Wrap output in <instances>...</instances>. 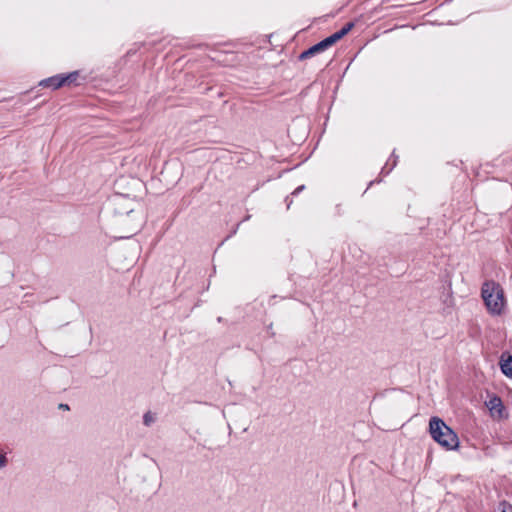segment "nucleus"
I'll list each match as a JSON object with an SVG mask.
<instances>
[{"mask_svg":"<svg viewBox=\"0 0 512 512\" xmlns=\"http://www.w3.org/2000/svg\"><path fill=\"white\" fill-rule=\"evenodd\" d=\"M337 41L338 40H337L336 36H334V34H332L331 36L325 38L324 40L320 41L319 43L323 47V50H326L327 48H329L330 46L335 44Z\"/></svg>","mask_w":512,"mask_h":512,"instance_id":"10","label":"nucleus"},{"mask_svg":"<svg viewBox=\"0 0 512 512\" xmlns=\"http://www.w3.org/2000/svg\"><path fill=\"white\" fill-rule=\"evenodd\" d=\"M501 372L511 378L512 377V355L502 353L499 361Z\"/></svg>","mask_w":512,"mask_h":512,"instance_id":"5","label":"nucleus"},{"mask_svg":"<svg viewBox=\"0 0 512 512\" xmlns=\"http://www.w3.org/2000/svg\"><path fill=\"white\" fill-rule=\"evenodd\" d=\"M481 297L492 316H501L506 309L507 301L501 285L495 281H486L481 288Z\"/></svg>","mask_w":512,"mask_h":512,"instance_id":"1","label":"nucleus"},{"mask_svg":"<svg viewBox=\"0 0 512 512\" xmlns=\"http://www.w3.org/2000/svg\"><path fill=\"white\" fill-rule=\"evenodd\" d=\"M78 78V72L74 71L67 75H55L40 82L41 86L53 89L60 88L64 85L74 83Z\"/></svg>","mask_w":512,"mask_h":512,"instance_id":"3","label":"nucleus"},{"mask_svg":"<svg viewBox=\"0 0 512 512\" xmlns=\"http://www.w3.org/2000/svg\"><path fill=\"white\" fill-rule=\"evenodd\" d=\"M303 188V186L297 188L295 191H294V194L298 193L301 189Z\"/></svg>","mask_w":512,"mask_h":512,"instance_id":"14","label":"nucleus"},{"mask_svg":"<svg viewBox=\"0 0 512 512\" xmlns=\"http://www.w3.org/2000/svg\"><path fill=\"white\" fill-rule=\"evenodd\" d=\"M501 506H502V508H501L500 512H512V505L504 502L501 504Z\"/></svg>","mask_w":512,"mask_h":512,"instance_id":"13","label":"nucleus"},{"mask_svg":"<svg viewBox=\"0 0 512 512\" xmlns=\"http://www.w3.org/2000/svg\"><path fill=\"white\" fill-rule=\"evenodd\" d=\"M155 421V416L150 413V412H147L144 414L143 416V423L146 425V426H150L152 423H154Z\"/></svg>","mask_w":512,"mask_h":512,"instance_id":"11","label":"nucleus"},{"mask_svg":"<svg viewBox=\"0 0 512 512\" xmlns=\"http://www.w3.org/2000/svg\"><path fill=\"white\" fill-rule=\"evenodd\" d=\"M337 41L338 40H337L336 36H334V34H332L331 36L325 38L324 40L320 41L319 43L323 47V50H326L327 48H329L330 46L335 44Z\"/></svg>","mask_w":512,"mask_h":512,"instance_id":"8","label":"nucleus"},{"mask_svg":"<svg viewBox=\"0 0 512 512\" xmlns=\"http://www.w3.org/2000/svg\"><path fill=\"white\" fill-rule=\"evenodd\" d=\"M354 24L352 22L346 23L339 31L334 33L337 40L339 41L342 37H344L352 28Z\"/></svg>","mask_w":512,"mask_h":512,"instance_id":"7","label":"nucleus"},{"mask_svg":"<svg viewBox=\"0 0 512 512\" xmlns=\"http://www.w3.org/2000/svg\"><path fill=\"white\" fill-rule=\"evenodd\" d=\"M322 51H324L323 47L321 46L320 43H317V44L313 45L312 47H310L309 49L302 52L299 56V59L300 60L307 59V58H309L317 53H320Z\"/></svg>","mask_w":512,"mask_h":512,"instance_id":"6","label":"nucleus"},{"mask_svg":"<svg viewBox=\"0 0 512 512\" xmlns=\"http://www.w3.org/2000/svg\"><path fill=\"white\" fill-rule=\"evenodd\" d=\"M337 41L338 40H337L336 36H334V34H332L331 36L325 38L324 40L320 41L319 43L323 47V50H326L327 48H329L330 46L335 44Z\"/></svg>","mask_w":512,"mask_h":512,"instance_id":"9","label":"nucleus"},{"mask_svg":"<svg viewBox=\"0 0 512 512\" xmlns=\"http://www.w3.org/2000/svg\"><path fill=\"white\" fill-rule=\"evenodd\" d=\"M429 432L434 441L446 450H456L459 447L457 434L438 418L432 417L429 421Z\"/></svg>","mask_w":512,"mask_h":512,"instance_id":"2","label":"nucleus"},{"mask_svg":"<svg viewBox=\"0 0 512 512\" xmlns=\"http://www.w3.org/2000/svg\"><path fill=\"white\" fill-rule=\"evenodd\" d=\"M8 464L7 454L3 451H0V469H3Z\"/></svg>","mask_w":512,"mask_h":512,"instance_id":"12","label":"nucleus"},{"mask_svg":"<svg viewBox=\"0 0 512 512\" xmlns=\"http://www.w3.org/2000/svg\"><path fill=\"white\" fill-rule=\"evenodd\" d=\"M486 406L489 409L491 416L501 419L504 417V405L500 397L493 396L487 402Z\"/></svg>","mask_w":512,"mask_h":512,"instance_id":"4","label":"nucleus"}]
</instances>
